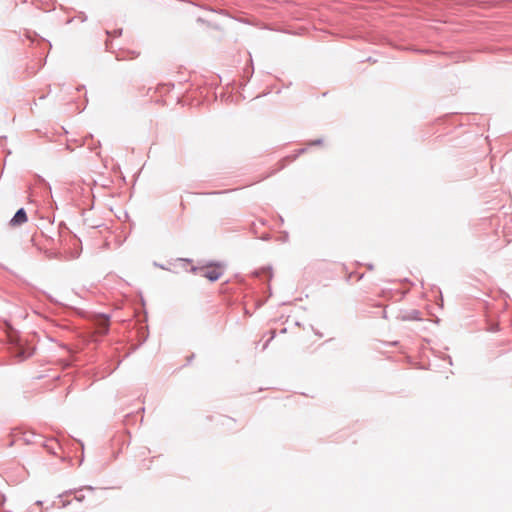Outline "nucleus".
I'll list each match as a JSON object with an SVG mask.
<instances>
[{
    "label": "nucleus",
    "instance_id": "1",
    "mask_svg": "<svg viewBox=\"0 0 512 512\" xmlns=\"http://www.w3.org/2000/svg\"><path fill=\"white\" fill-rule=\"evenodd\" d=\"M198 271L202 277L210 281H217L223 274V268L220 265L199 268Z\"/></svg>",
    "mask_w": 512,
    "mask_h": 512
},
{
    "label": "nucleus",
    "instance_id": "2",
    "mask_svg": "<svg viewBox=\"0 0 512 512\" xmlns=\"http://www.w3.org/2000/svg\"><path fill=\"white\" fill-rule=\"evenodd\" d=\"M27 220H28V218H27V214H26L25 209L24 208H20L15 213L13 218L10 220V225L11 226H20V225L26 223Z\"/></svg>",
    "mask_w": 512,
    "mask_h": 512
},
{
    "label": "nucleus",
    "instance_id": "3",
    "mask_svg": "<svg viewBox=\"0 0 512 512\" xmlns=\"http://www.w3.org/2000/svg\"><path fill=\"white\" fill-rule=\"evenodd\" d=\"M372 317L373 318H383V319L388 318L387 307L376 306L374 308Z\"/></svg>",
    "mask_w": 512,
    "mask_h": 512
},
{
    "label": "nucleus",
    "instance_id": "4",
    "mask_svg": "<svg viewBox=\"0 0 512 512\" xmlns=\"http://www.w3.org/2000/svg\"><path fill=\"white\" fill-rule=\"evenodd\" d=\"M256 276H260L261 274H264L267 276L268 279L272 278V271L270 268H263L261 271L255 272Z\"/></svg>",
    "mask_w": 512,
    "mask_h": 512
},
{
    "label": "nucleus",
    "instance_id": "5",
    "mask_svg": "<svg viewBox=\"0 0 512 512\" xmlns=\"http://www.w3.org/2000/svg\"><path fill=\"white\" fill-rule=\"evenodd\" d=\"M411 320H422L417 312L411 317Z\"/></svg>",
    "mask_w": 512,
    "mask_h": 512
},
{
    "label": "nucleus",
    "instance_id": "6",
    "mask_svg": "<svg viewBox=\"0 0 512 512\" xmlns=\"http://www.w3.org/2000/svg\"><path fill=\"white\" fill-rule=\"evenodd\" d=\"M322 143V140L321 139H318V140H315L311 143V145H319Z\"/></svg>",
    "mask_w": 512,
    "mask_h": 512
}]
</instances>
